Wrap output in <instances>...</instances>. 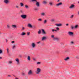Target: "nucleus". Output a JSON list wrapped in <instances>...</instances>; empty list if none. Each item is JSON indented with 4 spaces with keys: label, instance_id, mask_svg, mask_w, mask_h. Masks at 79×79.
Masks as SVG:
<instances>
[{
    "label": "nucleus",
    "instance_id": "0e129e2a",
    "mask_svg": "<svg viewBox=\"0 0 79 79\" xmlns=\"http://www.w3.org/2000/svg\"><path fill=\"white\" fill-rule=\"evenodd\" d=\"M78 3H79V1L78 2Z\"/></svg>",
    "mask_w": 79,
    "mask_h": 79
},
{
    "label": "nucleus",
    "instance_id": "423d86ee",
    "mask_svg": "<svg viewBox=\"0 0 79 79\" xmlns=\"http://www.w3.org/2000/svg\"><path fill=\"white\" fill-rule=\"evenodd\" d=\"M32 74V70H29L28 73V75H31V74Z\"/></svg>",
    "mask_w": 79,
    "mask_h": 79
},
{
    "label": "nucleus",
    "instance_id": "2f4dec72",
    "mask_svg": "<svg viewBox=\"0 0 79 79\" xmlns=\"http://www.w3.org/2000/svg\"><path fill=\"white\" fill-rule=\"evenodd\" d=\"M73 17H74V15H71L70 18H71V19H73Z\"/></svg>",
    "mask_w": 79,
    "mask_h": 79
},
{
    "label": "nucleus",
    "instance_id": "bb28decb",
    "mask_svg": "<svg viewBox=\"0 0 79 79\" xmlns=\"http://www.w3.org/2000/svg\"><path fill=\"white\" fill-rule=\"evenodd\" d=\"M3 53V51L2 49H0V54H2Z\"/></svg>",
    "mask_w": 79,
    "mask_h": 79
},
{
    "label": "nucleus",
    "instance_id": "f704fd0d",
    "mask_svg": "<svg viewBox=\"0 0 79 79\" xmlns=\"http://www.w3.org/2000/svg\"><path fill=\"white\" fill-rule=\"evenodd\" d=\"M7 28H8L9 29L10 28V25L8 24L7 25Z\"/></svg>",
    "mask_w": 79,
    "mask_h": 79
},
{
    "label": "nucleus",
    "instance_id": "6ab92c4d",
    "mask_svg": "<svg viewBox=\"0 0 79 79\" xmlns=\"http://www.w3.org/2000/svg\"><path fill=\"white\" fill-rule=\"evenodd\" d=\"M69 60V57H67L64 59V61H67V60Z\"/></svg>",
    "mask_w": 79,
    "mask_h": 79
},
{
    "label": "nucleus",
    "instance_id": "20e7f679",
    "mask_svg": "<svg viewBox=\"0 0 79 79\" xmlns=\"http://www.w3.org/2000/svg\"><path fill=\"white\" fill-rule=\"evenodd\" d=\"M31 46L33 48H35V47H36V44L35 43L33 42L31 43Z\"/></svg>",
    "mask_w": 79,
    "mask_h": 79
},
{
    "label": "nucleus",
    "instance_id": "e433bc0d",
    "mask_svg": "<svg viewBox=\"0 0 79 79\" xmlns=\"http://www.w3.org/2000/svg\"><path fill=\"white\" fill-rule=\"evenodd\" d=\"M51 21H52V22H53V21H55V19H51Z\"/></svg>",
    "mask_w": 79,
    "mask_h": 79
},
{
    "label": "nucleus",
    "instance_id": "58836bf2",
    "mask_svg": "<svg viewBox=\"0 0 79 79\" xmlns=\"http://www.w3.org/2000/svg\"><path fill=\"white\" fill-rule=\"evenodd\" d=\"M56 31H59L60 30V28H59L57 27L56 28Z\"/></svg>",
    "mask_w": 79,
    "mask_h": 79
},
{
    "label": "nucleus",
    "instance_id": "473e14b6",
    "mask_svg": "<svg viewBox=\"0 0 79 79\" xmlns=\"http://www.w3.org/2000/svg\"><path fill=\"white\" fill-rule=\"evenodd\" d=\"M74 28V27L73 26H71V29H73Z\"/></svg>",
    "mask_w": 79,
    "mask_h": 79
},
{
    "label": "nucleus",
    "instance_id": "bf43d9fd",
    "mask_svg": "<svg viewBox=\"0 0 79 79\" xmlns=\"http://www.w3.org/2000/svg\"><path fill=\"white\" fill-rule=\"evenodd\" d=\"M57 2H60V0H58Z\"/></svg>",
    "mask_w": 79,
    "mask_h": 79
},
{
    "label": "nucleus",
    "instance_id": "4c0bfd02",
    "mask_svg": "<svg viewBox=\"0 0 79 79\" xmlns=\"http://www.w3.org/2000/svg\"><path fill=\"white\" fill-rule=\"evenodd\" d=\"M27 35H30V32H27Z\"/></svg>",
    "mask_w": 79,
    "mask_h": 79
},
{
    "label": "nucleus",
    "instance_id": "b1692460",
    "mask_svg": "<svg viewBox=\"0 0 79 79\" xmlns=\"http://www.w3.org/2000/svg\"><path fill=\"white\" fill-rule=\"evenodd\" d=\"M21 74L22 75V76H26V74H25V73H24V72H22L21 73Z\"/></svg>",
    "mask_w": 79,
    "mask_h": 79
},
{
    "label": "nucleus",
    "instance_id": "aec40b11",
    "mask_svg": "<svg viewBox=\"0 0 79 79\" xmlns=\"http://www.w3.org/2000/svg\"><path fill=\"white\" fill-rule=\"evenodd\" d=\"M25 35H26V33L24 32H22L21 34V35H22V36Z\"/></svg>",
    "mask_w": 79,
    "mask_h": 79
},
{
    "label": "nucleus",
    "instance_id": "412c9836",
    "mask_svg": "<svg viewBox=\"0 0 79 79\" xmlns=\"http://www.w3.org/2000/svg\"><path fill=\"white\" fill-rule=\"evenodd\" d=\"M49 4L50 6H52L53 5V2H49Z\"/></svg>",
    "mask_w": 79,
    "mask_h": 79
},
{
    "label": "nucleus",
    "instance_id": "c03bdc74",
    "mask_svg": "<svg viewBox=\"0 0 79 79\" xmlns=\"http://www.w3.org/2000/svg\"><path fill=\"white\" fill-rule=\"evenodd\" d=\"M20 13H23V11L22 10H20Z\"/></svg>",
    "mask_w": 79,
    "mask_h": 79
},
{
    "label": "nucleus",
    "instance_id": "7ed1b4c3",
    "mask_svg": "<svg viewBox=\"0 0 79 79\" xmlns=\"http://www.w3.org/2000/svg\"><path fill=\"white\" fill-rule=\"evenodd\" d=\"M21 17L23 19H26V18H27V15H21Z\"/></svg>",
    "mask_w": 79,
    "mask_h": 79
},
{
    "label": "nucleus",
    "instance_id": "864d4df0",
    "mask_svg": "<svg viewBox=\"0 0 79 79\" xmlns=\"http://www.w3.org/2000/svg\"><path fill=\"white\" fill-rule=\"evenodd\" d=\"M40 42L39 41V42H37V44H40Z\"/></svg>",
    "mask_w": 79,
    "mask_h": 79
},
{
    "label": "nucleus",
    "instance_id": "37998d69",
    "mask_svg": "<svg viewBox=\"0 0 79 79\" xmlns=\"http://www.w3.org/2000/svg\"><path fill=\"white\" fill-rule=\"evenodd\" d=\"M51 37L52 38H53V39H54V38H55V37H54V35H52Z\"/></svg>",
    "mask_w": 79,
    "mask_h": 79
},
{
    "label": "nucleus",
    "instance_id": "9b49d317",
    "mask_svg": "<svg viewBox=\"0 0 79 79\" xmlns=\"http://www.w3.org/2000/svg\"><path fill=\"white\" fill-rule=\"evenodd\" d=\"M28 27H30V28H32V26L31 23H28Z\"/></svg>",
    "mask_w": 79,
    "mask_h": 79
},
{
    "label": "nucleus",
    "instance_id": "4468645a",
    "mask_svg": "<svg viewBox=\"0 0 79 79\" xmlns=\"http://www.w3.org/2000/svg\"><path fill=\"white\" fill-rule=\"evenodd\" d=\"M55 25L56 26L60 27V26H62V24L57 23V24H56Z\"/></svg>",
    "mask_w": 79,
    "mask_h": 79
},
{
    "label": "nucleus",
    "instance_id": "052dcab7",
    "mask_svg": "<svg viewBox=\"0 0 79 79\" xmlns=\"http://www.w3.org/2000/svg\"><path fill=\"white\" fill-rule=\"evenodd\" d=\"M2 57H0V59H2Z\"/></svg>",
    "mask_w": 79,
    "mask_h": 79
},
{
    "label": "nucleus",
    "instance_id": "3c124183",
    "mask_svg": "<svg viewBox=\"0 0 79 79\" xmlns=\"http://www.w3.org/2000/svg\"><path fill=\"white\" fill-rule=\"evenodd\" d=\"M71 44H74V42H73V41H71Z\"/></svg>",
    "mask_w": 79,
    "mask_h": 79
},
{
    "label": "nucleus",
    "instance_id": "a211bd4d",
    "mask_svg": "<svg viewBox=\"0 0 79 79\" xmlns=\"http://www.w3.org/2000/svg\"><path fill=\"white\" fill-rule=\"evenodd\" d=\"M11 26L12 28H16V25H12Z\"/></svg>",
    "mask_w": 79,
    "mask_h": 79
},
{
    "label": "nucleus",
    "instance_id": "5fc2aeb1",
    "mask_svg": "<svg viewBox=\"0 0 79 79\" xmlns=\"http://www.w3.org/2000/svg\"><path fill=\"white\" fill-rule=\"evenodd\" d=\"M8 77H11V75H8Z\"/></svg>",
    "mask_w": 79,
    "mask_h": 79
},
{
    "label": "nucleus",
    "instance_id": "f03ea898",
    "mask_svg": "<svg viewBox=\"0 0 79 79\" xmlns=\"http://www.w3.org/2000/svg\"><path fill=\"white\" fill-rule=\"evenodd\" d=\"M41 71V69L40 68H37L36 71L35 72L37 74H39Z\"/></svg>",
    "mask_w": 79,
    "mask_h": 79
},
{
    "label": "nucleus",
    "instance_id": "4be33fe9",
    "mask_svg": "<svg viewBox=\"0 0 79 79\" xmlns=\"http://www.w3.org/2000/svg\"><path fill=\"white\" fill-rule=\"evenodd\" d=\"M27 60H28V61H30L31 60V57L30 56H28L27 57Z\"/></svg>",
    "mask_w": 79,
    "mask_h": 79
},
{
    "label": "nucleus",
    "instance_id": "e2e57ef3",
    "mask_svg": "<svg viewBox=\"0 0 79 79\" xmlns=\"http://www.w3.org/2000/svg\"><path fill=\"white\" fill-rule=\"evenodd\" d=\"M35 10H37V9L36 8H35Z\"/></svg>",
    "mask_w": 79,
    "mask_h": 79
},
{
    "label": "nucleus",
    "instance_id": "de8ad7c7",
    "mask_svg": "<svg viewBox=\"0 0 79 79\" xmlns=\"http://www.w3.org/2000/svg\"><path fill=\"white\" fill-rule=\"evenodd\" d=\"M11 43L12 44H14V43H15V41H11Z\"/></svg>",
    "mask_w": 79,
    "mask_h": 79
},
{
    "label": "nucleus",
    "instance_id": "9d476101",
    "mask_svg": "<svg viewBox=\"0 0 79 79\" xmlns=\"http://www.w3.org/2000/svg\"><path fill=\"white\" fill-rule=\"evenodd\" d=\"M47 39V37L45 36H43L42 38V41H44V40H46Z\"/></svg>",
    "mask_w": 79,
    "mask_h": 79
},
{
    "label": "nucleus",
    "instance_id": "09e8293b",
    "mask_svg": "<svg viewBox=\"0 0 79 79\" xmlns=\"http://www.w3.org/2000/svg\"><path fill=\"white\" fill-rule=\"evenodd\" d=\"M16 8H19V6H16Z\"/></svg>",
    "mask_w": 79,
    "mask_h": 79
},
{
    "label": "nucleus",
    "instance_id": "13d9d810",
    "mask_svg": "<svg viewBox=\"0 0 79 79\" xmlns=\"http://www.w3.org/2000/svg\"><path fill=\"white\" fill-rule=\"evenodd\" d=\"M15 79H18V78H17V77H16V78H15Z\"/></svg>",
    "mask_w": 79,
    "mask_h": 79
},
{
    "label": "nucleus",
    "instance_id": "680f3d73",
    "mask_svg": "<svg viewBox=\"0 0 79 79\" xmlns=\"http://www.w3.org/2000/svg\"><path fill=\"white\" fill-rule=\"evenodd\" d=\"M78 15H79V11L78 12Z\"/></svg>",
    "mask_w": 79,
    "mask_h": 79
},
{
    "label": "nucleus",
    "instance_id": "1a4fd4ad",
    "mask_svg": "<svg viewBox=\"0 0 79 79\" xmlns=\"http://www.w3.org/2000/svg\"><path fill=\"white\" fill-rule=\"evenodd\" d=\"M62 5V2H60L58 4H56V6H60Z\"/></svg>",
    "mask_w": 79,
    "mask_h": 79
},
{
    "label": "nucleus",
    "instance_id": "ddd939ff",
    "mask_svg": "<svg viewBox=\"0 0 79 79\" xmlns=\"http://www.w3.org/2000/svg\"><path fill=\"white\" fill-rule=\"evenodd\" d=\"M42 33L43 34H47V33H46L45 31V30H44V29H42Z\"/></svg>",
    "mask_w": 79,
    "mask_h": 79
},
{
    "label": "nucleus",
    "instance_id": "4d7b16f0",
    "mask_svg": "<svg viewBox=\"0 0 79 79\" xmlns=\"http://www.w3.org/2000/svg\"><path fill=\"white\" fill-rule=\"evenodd\" d=\"M6 42H8V40H7V39H6Z\"/></svg>",
    "mask_w": 79,
    "mask_h": 79
},
{
    "label": "nucleus",
    "instance_id": "cd10ccee",
    "mask_svg": "<svg viewBox=\"0 0 79 79\" xmlns=\"http://www.w3.org/2000/svg\"><path fill=\"white\" fill-rule=\"evenodd\" d=\"M20 5L21 6H24V4L23 3H20Z\"/></svg>",
    "mask_w": 79,
    "mask_h": 79
},
{
    "label": "nucleus",
    "instance_id": "5701e85b",
    "mask_svg": "<svg viewBox=\"0 0 79 79\" xmlns=\"http://www.w3.org/2000/svg\"><path fill=\"white\" fill-rule=\"evenodd\" d=\"M16 48V44H15L13 45L12 47V49H14V48Z\"/></svg>",
    "mask_w": 79,
    "mask_h": 79
},
{
    "label": "nucleus",
    "instance_id": "c9c22d12",
    "mask_svg": "<svg viewBox=\"0 0 79 79\" xmlns=\"http://www.w3.org/2000/svg\"><path fill=\"white\" fill-rule=\"evenodd\" d=\"M25 6L26 8H29V6L27 5H25Z\"/></svg>",
    "mask_w": 79,
    "mask_h": 79
},
{
    "label": "nucleus",
    "instance_id": "f8f14e48",
    "mask_svg": "<svg viewBox=\"0 0 79 79\" xmlns=\"http://www.w3.org/2000/svg\"><path fill=\"white\" fill-rule=\"evenodd\" d=\"M79 25H75L74 27V28L76 29H78V28H79Z\"/></svg>",
    "mask_w": 79,
    "mask_h": 79
},
{
    "label": "nucleus",
    "instance_id": "f257e3e1",
    "mask_svg": "<svg viewBox=\"0 0 79 79\" xmlns=\"http://www.w3.org/2000/svg\"><path fill=\"white\" fill-rule=\"evenodd\" d=\"M31 2H36L35 5L37 7H39V6H40V4H39V2H37V0H31Z\"/></svg>",
    "mask_w": 79,
    "mask_h": 79
},
{
    "label": "nucleus",
    "instance_id": "8fccbe9b",
    "mask_svg": "<svg viewBox=\"0 0 79 79\" xmlns=\"http://www.w3.org/2000/svg\"><path fill=\"white\" fill-rule=\"evenodd\" d=\"M19 57L20 58H21V57H22V56L21 55H19Z\"/></svg>",
    "mask_w": 79,
    "mask_h": 79
},
{
    "label": "nucleus",
    "instance_id": "393cba45",
    "mask_svg": "<svg viewBox=\"0 0 79 79\" xmlns=\"http://www.w3.org/2000/svg\"><path fill=\"white\" fill-rule=\"evenodd\" d=\"M52 32H54V31H55V32H57V30H56L52 29Z\"/></svg>",
    "mask_w": 79,
    "mask_h": 79
},
{
    "label": "nucleus",
    "instance_id": "6e6552de",
    "mask_svg": "<svg viewBox=\"0 0 79 79\" xmlns=\"http://www.w3.org/2000/svg\"><path fill=\"white\" fill-rule=\"evenodd\" d=\"M74 8V4H71L70 6L69 7V8L72 9V8Z\"/></svg>",
    "mask_w": 79,
    "mask_h": 79
},
{
    "label": "nucleus",
    "instance_id": "dca6fc26",
    "mask_svg": "<svg viewBox=\"0 0 79 79\" xmlns=\"http://www.w3.org/2000/svg\"><path fill=\"white\" fill-rule=\"evenodd\" d=\"M41 15L42 16H45V13L44 12H42L41 14Z\"/></svg>",
    "mask_w": 79,
    "mask_h": 79
},
{
    "label": "nucleus",
    "instance_id": "69168bd1",
    "mask_svg": "<svg viewBox=\"0 0 79 79\" xmlns=\"http://www.w3.org/2000/svg\"><path fill=\"white\" fill-rule=\"evenodd\" d=\"M1 34V33H0V34Z\"/></svg>",
    "mask_w": 79,
    "mask_h": 79
},
{
    "label": "nucleus",
    "instance_id": "ea45409f",
    "mask_svg": "<svg viewBox=\"0 0 79 79\" xmlns=\"http://www.w3.org/2000/svg\"><path fill=\"white\" fill-rule=\"evenodd\" d=\"M25 29V28L24 27H22V29H21V31H23Z\"/></svg>",
    "mask_w": 79,
    "mask_h": 79
},
{
    "label": "nucleus",
    "instance_id": "2eb2a0df",
    "mask_svg": "<svg viewBox=\"0 0 79 79\" xmlns=\"http://www.w3.org/2000/svg\"><path fill=\"white\" fill-rule=\"evenodd\" d=\"M53 40H59V38L57 37L54 38L53 39Z\"/></svg>",
    "mask_w": 79,
    "mask_h": 79
},
{
    "label": "nucleus",
    "instance_id": "a878e982",
    "mask_svg": "<svg viewBox=\"0 0 79 79\" xmlns=\"http://www.w3.org/2000/svg\"><path fill=\"white\" fill-rule=\"evenodd\" d=\"M38 33L39 34H40L41 33V30L40 29L39 31L38 32Z\"/></svg>",
    "mask_w": 79,
    "mask_h": 79
},
{
    "label": "nucleus",
    "instance_id": "49530a36",
    "mask_svg": "<svg viewBox=\"0 0 79 79\" xmlns=\"http://www.w3.org/2000/svg\"><path fill=\"white\" fill-rule=\"evenodd\" d=\"M7 53L8 54L9 53V52L8 51V48L7 49Z\"/></svg>",
    "mask_w": 79,
    "mask_h": 79
},
{
    "label": "nucleus",
    "instance_id": "f3484780",
    "mask_svg": "<svg viewBox=\"0 0 79 79\" xmlns=\"http://www.w3.org/2000/svg\"><path fill=\"white\" fill-rule=\"evenodd\" d=\"M15 61H17L18 64H19V59L18 58L16 59Z\"/></svg>",
    "mask_w": 79,
    "mask_h": 79
},
{
    "label": "nucleus",
    "instance_id": "a19ab883",
    "mask_svg": "<svg viewBox=\"0 0 79 79\" xmlns=\"http://www.w3.org/2000/svg\"><path fill=\"white\" fill-rule=\"evenodd\" d=\"M37 64H40V62H38L37 63Z\"/></svg>",
    "mask_w": 79,
    "mask_h": 79
},
{
    "label": "nucleus",
    "instance_id": "6e6d98bb",
    "mask_svg": "<svg viewBox=\"0 0 79 79\" xmlns=\"http://www.w3.org/2000/svg\"><path fill=\"white\" fill-rule=\"evenodd\" d=\"M69 24H66V26H68Z\"/></svg>",
    "mask_w": 79,
    "mask_h": 79
},
{
    "label": "nucleus",
    "instance_id": "603ef678",
    "mask_svg": "<svg viewBox=\"0 0 79 79\" xmlns=\"http://www.w3.org/2000/svg\"><path fill=\"white\" fill-rule=\"evenodd\" d=\"M34 28H36V27L34 25L33 26Z\"/></svg>",
    "mask_w": 79,
    "mask_h": 79
},
{
    "label": "nucleus",
    "instance_id": "39448f33",
    "mask_svg": "<svg viewBox=\"0 0 79 79\" xmlns=\"http://www.w3.org/2000/svg\"><path fill=\"white\" fill-rule=\"evenodd\" d=\"M4 2L6 4H8L10 3V1L9 0H4Z\"/></svg>",
    "mask_w": 79,
    "mask_h": 79
},
{
    "label": "nucleus",
    "instance_id": "a18cd8bd",
    "mask_svg": "<svg viewBox=\"0 0 79 79\" xmlns=\"http://www.w3.org/2000/svg\"><path fill=\"white\" fill-rule=\"evenodd\" d=\"M33 61H36V59H35V58H33Z\"/></svg>",
    "mask_w": 79,
    "mask_h": 79
},
{
    "label": "nucleus",
    "instance_id": "7c9ffc66",
    "mask_svg": "<svg viewBox=\"0 0 79 79\" xmlns=\"http://www.w3.org/2000/svg\"><path fill=\"white\" fill-rule=\"evenodd\" d=\"M43 4H47V2L45 1H44L43 2Z\"/></svg>",
    "mask_w": 79,
    "mask_h": 79
},
{
    "label": "nucleus",
    "instance_id": "c85d7f7f",
    "mask_svg": "<svg viewBox=\"0 0 79 79\" xmlns=\"http://www.w3.org/2000/svg\"><path fill=\"white\" fill-rule=\"evenodd\" d=\"M47 21L46 20H44V24H46L47 23Z\"/></svg>",
    "mask_w": 79,
    "mask_h": 79
},
{
    "label": "nucleus",
    "instance_id": "c756f323",
    "mask_svg": "<svg viewBox=\"0 0 79 79\" xmlns=\"http://www.w3.org/2000/svg\"><path fill=\"white\" fill-rule=\"evenodd\" d=\"M12 63H13V62L12 61H8L9 64H12Z\"/></svg>",
    "mask_w": 79,
    "mask_h": 79
},
{
    "label": "nucleus",
    "instance_id": "0eeeda50",
    "mask_svg": "<svg viewBox=\"0 0 79 79\" xmlns=\"http://www.w3.org/2000/svg\"><path fill=\"white\" fill-rule=\"evenodd\" d=\"M68 34H69V35H73L74 34V33L71 31H69Z\"/></svg>",
    "mask_w": 79,
    "mask_h": 79
},
{
    "label": "nucleus",
    "instance_id": "72a5a7b5",
    "mask_svg": "<svg viewBox=\"0 0 79 79\" xmlns=\"http://www.w3.org/2000/svg\"><path fill=\"white\" fill-rule=\"evenodd\" d=\"M38 21H42V19H38Z\"/></svg>",
    "mask_w": 79,
    "mask_h": 79
},
{
    "label": "nucleus",
    "instance_id": "79ce46f5",
    "mask_svg": "<svg viewBox=\"0 0 79 79\" xmlns=\"http://www.w3.org/2000/svg\"><path fill=\"white\" fill-rule=\"evenodd\" d=\"M76 58H77V59H79V56H76Z\"/></svg>",
    "mask_w": 79,
    "mask_h": 79
}]
</instances>
